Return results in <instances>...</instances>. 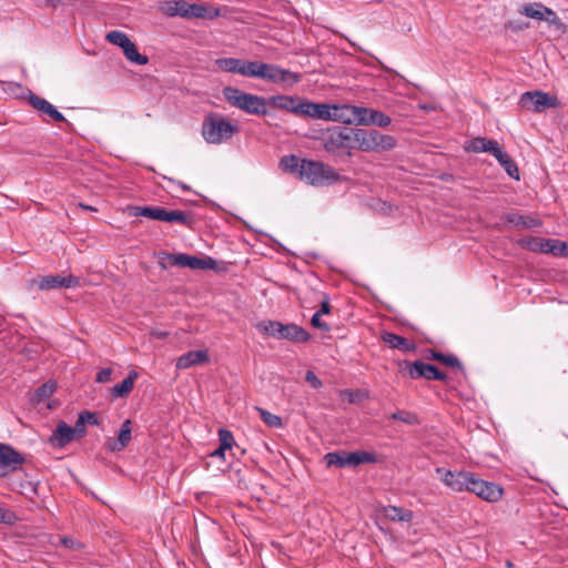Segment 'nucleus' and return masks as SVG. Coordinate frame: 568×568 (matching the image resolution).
<instances>
[{
	"label": "nucleus",
	"instance_id": "1",
	"mask_svg": "<svg viewBox=\"0 0 568 568\" xmlns=\"http://www.w3.org/2000/svg\"><path fill=\"white\" fill-rule=\"evenodd\" d=\"M352 133L353 142L363 152H386L397 145L394 136L383 134L375 129H354Z\"/></svg>",
	"mask_w": 568,
	"mask_h": 568
},
{
	"label": "nucleus",
	"instance_id": "2",
	"mask_svg": "<svg viewBox=\"0 0 568 568\" xmlns=\"http://www.w3.org/2000/svg\"><path fill=\"white\" fill-rule=\"evenodd\" d=\"M223 97L229 104L246 112L247 114H267V100L263 97L246 93L233 87H225L223 89Z\"/></svg>",
	"mask_w": 568,
	"mask_h": 568
},
{
	"label": "nucleus",
	"instance_id": "3",
	"mask_svg": "<svg viewBox=\"0 0 568 568\" xmlns=\"http://www.w3.org/2000/svg\"><path fill=\"white\" fill-rule=\"evenodd\" d=\"M239 131L235 124L217 113L207 114L202 122V136L210 144L229 141Z\"/></svg>",
	"mask_w": 568,
	"mask_h": 568
},
{
	"label": "nucleus",
	"instance_id": "4",
	"mask_svg": "<svg viewBox=\"0 0 568 568\" xmlns=\"http://www.w3.org/2000/svg\"><path fill=\"white\" fill-rule=\"evenodd\" d=\"M314 186L329 185L341 180L339 174L329 165L313 160H302L301 175Z\"/></svg>",
	"mask_w": 568,
	"mask_h": 568
},
{
	"label": "nucleus",
	"instance_id": "5",
	"mask_svg": "<svg viewBox=\"0 0 568 568\" xmlns=\"http://www.w3.org/2000/svg\"><path fill=\"white\" fill-rule=\"evenodd\" d=\"M257 328L260 332L274 338L287 339L291 342H307L311 337L303 327L294 323L283 324L277 321H266L258 323Z\"/></svg>",
	"mask_w": 568,
	"mask_h": 568
},
{
	"label": "nucleus",
	"instance_id": "6",
	"mask_svg": "<svg viewBox=\"0 0 568 568\" xmlns=\"http://www.w3.org/2000/svg\"><path fill=\"white\" fill-rule=\"evenodd\" d=\"M252 77L262 79L272 83H287L294 85L301 80V74L283 69L276 64L253 62Z\"/></svg>",
	"mask_w": 568,
	"mask_h": 568
},
{
	"label": "nucleus",
	"instance_id": "7",
	"mask_svg": "<svg viewBox=\"0 0 568 568\" xmlns=\"http://www.w3.org/2000/svg\"><path fill=\"white\" fill-rule=\"evenodd\" d=\"M519 104L525 110L539 113L546 109L558 106V99L542 91H527L521 94Z\"/></svg>",
	"mask_w": 568,
	"mask_h": 568
},
{
	"label": "nucleus",
	"instance_id": "8",
	"mask_svg": "<svg viewBox=\"0 0 568 568\" xmlns=\"http://www.w3.org/2000/svg\"><path fill=\"white\" fill-rule=\"evenodd\" d=\"M467 491L488 503H496L503 497V488L493 481H486L473 473Z\"/></svg>",
	"mask_w": 568,
	"mask_h": 568
},
{
	"label": "nucleus",
	"instance_id": "9",
	"mask_svg": "<svg viewBox=\"0 0 568 568\" xmlns=\"http://www.w3.org/2000/svg\"><path fill=\"white\" fill-rule=\"evenodd\" d=\"M353 134L346 129L335 128L328 130L324 135V149L332 154H341L352 149Z\"/></svg>",
	"mask_w": 568,
	"mask_h": 568
},
{
	"label": "nucleus",
	"instance_id": "10",
	"mask_svg": "<svg viewBox=\"0 0 568 568\" xmlns=\"http://www.w3.org/2000/svg\"><path fill=\"white\" fill-rule=\"evenodd\" d=\"M440 480L453 491H467L473 473L467 470L452 471L442 467L436 468Z\"/></svg>",
	"mask_w": 568,
	"mask_h": 568
},
{
	"label": "nucleus",
	"instance_id": "11",
	"mask_svg": "<svg viewBox=\"0 0 568 568\" xmlns=\"http://www.w3.org/2000/svg\"><path fill=\"white\" fill-rule=\"evenodd\" d=\"M408 375L413 379L426 378L429 381H446L447 376L445 373L438 371V368L432 364H426L422 361L414 363L404 362Z\"/></svg>",
	"mask_w": 568,
	"mask_h": 568
},
{
	"label": "nucleus",
	"instance_id": "12",
	"mask_svg": "<svg viewBox=\"0 0 568 568\" xmlns=\"http://www.w3.org/2000/svg\"><path fill=\"white\" fill-rule=\"evenodd\" d=\"M34 284L38 286L41 291H49L54 290L59 287H77L80 284V281L77 276L68 275V276H61V275H47V276H39L34 278Z\"/></svg>",
	"mask_w": 568,
	"mask_h": 568
},
{
	"label": "nucleus",
	"instance_id": "13",
	"mask_svg": "<svg viewBox=\"0 0 568 568\" xmlns=\"http://www.w3.org/2000/svg\"><path fill=\"white\" fill-rule=\"evenodd\" d=\"M24 462L23 456L11 446L0 444V476L17 470Z\"/></svg>",
	"mask_w": 568,
	"mask_h": 568
},
{
	"label": "nucleus",
	"instance_id": "14",
	"mask_svg": "<svg viewBox=\"0 0 568 568\" xmlns=\"http://www.w3.org/2000/svg\"><path fill=\"white\" fill-rule=\"evenodd\" d=\"M168 261L171 265L181 267H189L192 270H207L213 268L215 261L212 257L199 258L187 254H169Z\"/></svg>",
	"mask_w": 568,
	"mask_h": 568
},
{
	"label": "nucleus",
	"instance_id": "15",
	"mask_svg": "<svg viewBox=\"0 0 568 568\" xmlns=\"http://www.w3.org/2000/svg\"><path fill=\"white\" fill-rule=\"evenodd\" d=\"M305 99L293 95H273L267 99V104L273 108L285 110L295 115L302 116V110L304 109Z\"/></svg>",
	"mask_w": 568,
	"mask_h": 568
},
{
	"label": "nucleus",
	"instance_id": "16",
	"mask_svg": "<svg viewBox=\"0 0 568 568\" xmlns=\"http://www.w3.org/2000/svg\"><path fill=\"white\" fill-rule=\"evenodd\" d=\"M253 62L254 61L236 58H222L216 60V64L220 69L231 73H239L247 78L252 77V69L254 67Z\"/></svg>",
	"mask_w": 568,
	"mask_h": 568
},
{
	"label": "nucleus",
	"instance_id": "17",
	"mask_svg": "<svg viewBox=\"0 0 568 568\" xmlns=\"http://www.w3.org/2000/svg\"><path fill=\"white\" fill-rule=\"evenodd\" d=\"M335 104L329 105L326 103H315L305 100L304 109L302 110V116H308L312 119H320L326 121H334Z\"/></svg>",
	"mask_w": 568,
	"mask_h": 568
},
{
	"label": "nucleus",
	"instance_id": "18",
	"mask_svg": "<svg viewBox=\"0 0 568 568\" xmlns=\"http://www.w3.org/2000/svg\"><path fill=\"white\" fill-rule=\"evenodd\" d=\"M75 438L74 429H72V427L69 426L65 422L60 420L55 430L50 436L49 443L52 447L63 448Z\"/></svg>",
	"mask_w": 568,
	"mask_h": 568
},
{
	"label": "nucleus",
	"instance_id": "19",
	"mask_svg": "<svg viewBox=\"0 0 568 568\" xmlns=\"http://www.w3.org/2000/svg\"><path fill=\"white\" fill-rule=\"evenodd\" d=\"M131 433H132V423L130 419H126L121 425L118 438H108L105 440L106 449L110 452L123 450L131 442Z\"/></svg>",
	"mask_w": 568,
	"mask_h": 568
},
{
	"label": "nucleus",
	"instance_id": "20",
	"mask_svg": "<svg viewBox=\"0 0 568 568\" xmlns=\"http://www.w3.org/2000/svg\"><path fill=\"white\" fill-rule=\"evenodd\" d=\"M210 356L207 351H190L181 355L176 361L178 369H187L196 365H203L209 363Z\"/></svg>",
	"mask_w": 568,
	"mask_h": 568
},
{
	"label": "nucleus",
	"instance_id": "21",
	"mask_svg": "<svg viewBox=\"0 0 568 568\" xmlns=\"http://www.w3.org/2000/svg\"><path fill=\"white\" fill-rule=\"evenodd\" d=\"M29 102L37 111L42 113L43 115L50 116L55 122H64V115L58 111L49 101L38 95L31 94L29 97Z\"/></svg>",
	"mask_w": 568,
	"mask_h": 568
},
{
	"label": "nucleus",
	"instance_id": "22",
	"mask_svg": "<svg viewBox=\"0 0 568 568\" xmlns=\"http://www.w3.org/2000/svg\"><path fill=\"white\" fill-rule=\"evenodd\" d=\"M186 3L185 0H171L159 3L158 11L166 17H181L186 16Z\"/></svg>",
	"mask_w": 568,
	"mask_h": 568
},
{
	"label": "nucleus",
	"instance_id": "23",
	"mask_svg": "<svg viewBox=\"0 0 568 568\" xmlns=\"http://www.w3.org/2000/svg\"><path fill=\"white\" fill-rule=\"evenodd\" d=\"M499 148L500 145L497 141L479 136L470 140L466 150L475 153L489 152L495 155Z\"/></svg>",
	"mask_w": 568,
	"mask_h": 568
},
{
	"label": "nucleus",
	"instance_id": "24",
	"mask_svg": "<svg viewBox=\"0 0 568 568\" xmlns=\"http://www.w3.org/2000/svg\"><path fill=\"white\" fill-rule=\"evenodd\" d=\"M382 338L390 348L403 352H413L415 349V344L413 342L394 333H384Z\"/></svg>",
	"mask_w": 568,
	"mask_h": 568
},
{
	"label": "nucleus",
	"instance_id": "25",
	"mask_svg": "<svg viewBox=\"0 0 568 568\" xmlns=\"http://www.w3.org/2000/svg\"><path fill=\"white\" fill-rule=\"evenodd\" d=\"M505 219L509 224L520 229H534L541 225V222L538 219L517 213H508Z\"/></svg>",
	"mask_w": 568,
	"mask_h": 568
},
{
	"label": "nucleus",
	"instance_id": "26",
	"mask_svg": "<svg viewBox=\"0 0 568 568\" xmlns=\"http://www.w3.org/2000/svg\"><path fill=\"white\" fill-rule=\"evenodd\" d=\"M494 156L510 178L519 180V169L507 152L499 148Z\"/></svg>",
	"mask_w": 568,
	"mask_h": 568
},
{
	"label": "nucleus",
	"instance_id": "27",
	"mask_svg": "<svg viewBox=\"0 0 568 568\" xmlns=\"http://www.w3.org/2000/svg\"><path fill=\"white\" fill-rule=\"evenodd\" d=\"M334 121L342 122L344 124H355L356 105L351 104H335Z\"/></svg>",
	"mask_w": 568,
	"mask_h": 568
},
{
	"label": "nucleus",
	"instance_id": "28",
	"mask_svg": "<svg viewBox=\"0 0 568 568\" xmlns=\"http://www.w3.org/2000/svg\"><path fill=\"white\" fill-rule=\"evenodd\" d=\"M132 215L164 222L165 209L161 206H134Z\"/></svg>",
	"mask_w": 568,
	"mask_h": 568
},
{
	"label": "nucleus",
	"instance_id": "29",
	"mask_svg": "<svg viewBox=\"0 0 568 568\" xmlns=\"http://www.w3.org/2000/svg\"><path fill=\"white\" fill-rule=\"evenodd\" d=\"M136 372H131L122 382L111 388V394L114 398L125 397L134 386L136 379Z\"/></svg>",
	"mask_w": 568,
	"mask_h": 568
},
{
	"label": "nucleus",
	"instance_id": "30",
	"mask_svg": "<svg viewBox=\"0 0 568 568\" xmlns=\"http://www.w3.org/2000/svg\"><path fill=\"white\" fill-rule=\"evenodd\" d=\"M521 247L531 252L548 253L550 248L548 239L540 237H525L519 241Z\"/></svg>",
	"mask_w": 568,
	"mask_h": 568
},
{
	"label": "nucleus",
	"instance_id": "31",
	"mask_svg": "<svg viewBox=\"0 0 568 568\" xmlns=\"http://www.w3.org/2000/svg\"><path fill=\"white\" fill-rule=\"evenodd\" d=\"M164 222L179 223V224L185 225L187 227H192L194 220L190 213L179 211V210H173V211L165 210Z\"/></svg>",
	"mask_w": 568,
	"mask_h": 568
},
{
	"label": "nucleus",
	"instance_id": "32",
	"mask_svg": "<svg viewBox=\"0 0 568 568\" xmlns=\"http://www.w3.org/2000/svg\"><path fill=\"white\" fill-rule=\"evenodd\" d=\"M346 466L355 467L361 464L374 463L376 457L374 454L368 452H352L346 453Z\"/></svg>",
	"mask_w": 568,
	"mask_h": 568
},
{
	"label": "nucleus",
	"instance_id": "33",
	"mask_svg": "<svg viewBox=\"0 0 568 568\" xmlns=\"http://www.w3.org/2000/svg\"><path fill=\"white\" fill-rule=\"evenodd\" d=\"M386 518L393 521H410L413 519V513L410 510L403 509L396 506H387L384 509Z\"/></svg>",
	"mask_w": 568,
	"mask_h": 568
},
{
	"label": "nucleus",
	"instance_id": "34",
	"mask_svg": "<svg viewBox=\"0 0 568 568\" xmlns=\"http://www.w3.org/2000/svg\"><path fill=\"white\" fill-rule=\"evenodd\" d=\"M280 169L287 173H294L301 175L302 160L296 155H285L280 160Z\"/></svg>",
	"mask_w": 568,
	"mask_h": 568
},
{
	"label": "nucleus",
	"instance_id": "35",
	"mask_svg": "<svg viewBox=\"0 0 568 568\" xmlns=\"http://www.w3.org/2000/svg\"><path fill=\"white\" fill-rule=\"evenodd\" d=\"M220 14L219 10L216 9L213 14H207V9L203 4L199 3H186V16L185 19L191 18H215Z\"/></svg>",
	"mask_w": 568,
	"mask_h": 568
},
{
	"label": "nucleus",
	"instance_id": "36",
	"mask_svg": "<svg viewBox=\"0 0 568 568\" xmlns=\"http://www.w3.org/2000/svg\"><path fill=\"white\" fill-rule=\"evenodd\" d=\"M544 10H546L545 4H542L541 2H532V3L524 4L520 10V13L528 18H531V19H535L538 21H542L544 13H545Z\"/></svg>",
	"mask_w": 568,
	"mask_h": 568
},
{
	"label": "nucleus",
	"instance_id": "37",
	"mask_svg": "<svg viewBox=\"0 0 568 568\" xmlns=\"http://www.w3.org/2000/svg\"><path fill=\"white\" fill-rule=\"evenodd\" d=\"M55 390V384L53 382H47L39 386L31 396L33 404H40L49 398Z\"/></svg>",
	"mask_w": 568,
	"mask_h": 568
},
{
	"label": "nucleus",
	"instance_id": "38",
	"mask_svg": "<svg viewBox=\"0 0 568 568\" xmlns=\"http://www.w3.org/2000/svg\"><path fill=\"white\" fill-rule=\"evenodd\" d=\"M122 50L123 54L129 61L139 65H144L148 63V57L139 53L136 45L131 40Z\"/></svg>",
	"mask_w": 568,
	"mask_h": 568
},
{
	"label": "nucleus",
	"instance_id": "39",
	"mask_svg": "<svg viewBox=\"0 0 568 568\" xmlns=\"http://www.w3.org/2000/svg\"><path fill=\"white\" fill-rule=\"evenodd\" d=\"M429 357L434 361L440 362L442 364H444L446 366L463 368L462 363L455 355H447V354H443L437 351H430Z\"/></svg>",
	"mask_w": 568,
	"mask_h": 568
},
{
	"label": "nucleus",
	"instance_id": "40",
	"mask_svg": "<svg viewBox=\"0 0 568 568\" xmlns=\"http://www.w3.org/2000/svg\"><path fill=\"white\" fill-rule=\"evenodd\" d=\"M390 123H392V119L389 115L385 114L382 111L372 109L371 115H369V121H368V126L376 125L379 128H386Z\"/></svg>",
	"mask_w": 568,
	"mask_h": 568
},
{
	"label": "nucleus",
	"instance_id": "41",
	"mask_svg": "<svg viewBox=\"0 0 568 568\" xmlns=\"http://www.w3.org/2000/svg\"><path fill=\"white\" fill-rule=\"evenodd\" d=\"M105 39L111 44L120 47L121 49H123L130 42L129 37L124 32L118 30L108 32Z\"/></svg>",
	"mask_w": 568,
	"mask_h": 568
},
{
	"label": "nucleus",
	"instance_id": "42",
	"mask_svg": "<svg viewBox=\"0 0 568 568\" xmlns=\"http://www.w3.org/2000/svg\"><path fill=\"white\" fill-rule=\"evenodd\" d=\"M346 452H334V453H327L324 456V459L326 462V465L328 467L335 466V467H346V458H345Z\"/></svg>",
	"mask_w": 568,
	"mask_h": 568
},
{
	"label": "nucleus",
	"instance_id": "43",
	"mask_svg": "<svg viewBox=\"0 0 568 568\" xmlns=\"http://www.w3.org/2000/svg\"><path fill=\"white\" fill-rule=\"evenodd\" d=\"M390 418L394 420H400L407 425H416L419 423L416 414L406 410H397L390 415Z\"/></svg>",
	"mask_w": 568,
	"mask_h": 568
},
{
	"label": "nucleus",
	"instance_id": "44",
	"mask_svg": "<svg viewBox=\"0 0 568 568\" xmlns=\"http://www.w3.org/2000/svg\"><path fill=\"white\" fill-rule=\"evenodd\" d=\"M371 111V108L356 105L355 119H353L355 125L368 126Z\"/></svg>",
	"mask_w": 568,
	"mask_h": 568
},
{
	"label": "nucleus",
	"instance_id": "45",
	"mask_svg": "<svg viewBox=\"0 0 568 568\" xmlns=\"http://www.w3.org/2000/svg\"><path fill=\"white\" fill-rule=\"evenodd\" d=\"M551 248L548 253L554 254L555 256H567L568 255V245L566 242L559 240H549V246Z\"/></svg>",
	"mask_w": 568,
	"mask_h": 568
},
{
	"label": "nucleus",
	"instance_id": "46",
	"mask_svg": "<svg viewBox=\"0 0 568 568\" xmlns=\"http://www.w3.org/2000/svg\"><path fill=\"white\" fill-rule=\"evenodd\" d=\"M258 413H260V416L262 418V420L267 425V426H271V427H280L282 426V419L277 416V415H274L265 409H262V408H257Z\"/></svg>",
	"mask_w": 568,
	"mask_h": 568
},
{
	"label": "nucleus",
	"instance_id": "47",
	"mask_svg": "<svg viewBox=\"0 0 568 568\" xmlns=\"http://www.w3.org/2000/svg\"><path fill=\"white\" fill-rule=\"evenodd\" d=\"M219 442L222 449H231L235 443L233 434L225 428L219 429Z\"/></svg>",
	"mask_w": 568,
	"mask_h": 568
},
{
	"label": "nucleus",
	"instance_id": "48",
	"mask_svg": "<svg viewBox=\"0 0 568 568\" xmlns=\"http://www.w3.org/2000/svg\"><path fill=\"white\" fill-rule=\"evenodd\" d=\"M84 415H83V412L79 414V417H78V420L74 425V427H72V429H74V435L77 438H81L85 435L87 433V429H85V419H84Z\"/></svg>",
	"mask_w": 568,
	"mask_h": 568
},
{
	"label": "nucleus",
	"instance_id": "49",
	"mask_svg": "<svg viewBox=\"0 0 568 568\" xmlns=\"http://www.w3.org/2000/svg\"><path fill=\"white\" fill-rule=\"evenodd\" d=\"M321 316L322 315L315 313L312 316L311 324L313 325V327H315L317 329H321V331H324V332H328L329 331V325L327 323L323 322L321 320Z\"/></svg>",
	"mask_w": 568,
	"mask_h": 568
},
{
	"label": "nucleus",
	"instance_id": "50",
	"mask_svg": "<svg viewBox=\"0 0 568 568\" xmlns=\"http://www.w3.org/2000/svg\"><path fill=\"white\" fill-rule=\"evenodd\" d=\"M305 379L307 383L311 384L313 388H320L323 385L322 381L316 376V374L313 371L306 372Z\"/></svg>",
	"mask_w": 568,
	"mask_h": 568
},
{
	"label": "nucleus",
	"instance_id": "51",
	"mask_svg": "<svg viewBox=\"0 0 568 568\" xmlns=\"http://www.w3.org/2000/svg\"><path fill=\"white\" fill-rule=\"evenodd\" d=\"M549 26L554 27L555 30L559 33V34H565L567 32V26L561 21V19L559 17L555 18L550 23H548Z\"/></svg>",
	"mask_w": 568,
	"mask_h": 568
},
{
	"label": "nucleus",
	"instance_id": "52",
	"mask_svg": "<svg viewBox=\"0 0 568 568\" xmlns=\"http://www.w3.org/2000/svg\"><path fill=\"white\" fill-rule=\"evenodd\" d=\"M112 369L111 368H103L97 374L95 381L98 383H106L111 379Z\"/></svg>",
	"mask_w": 568,
	"mask_h": 568
},
{
	"label": "nucleus",
	"instance_id": "53",
	"mask_svg": "<svg viewBox=\"0 0 568 568\" xmlns=\"http://www.w3.org/2000/svg\"><path fill=\"white\" fill-rule=\"evenodd\" d=\"M317 314L320 315H326V314H329L331 313V305H329V302H328V298L325 297L322 302H321V308L320 311L316 312Z\"/></svg>",
	"mask_w": 568,
	"mask_h": 568
},
{
	"label": "nucleus",
	"instance_id": "54",
	"mask_svg": "<svg viewBox=\"0 0 568 568\" xmlns=\"http://www.w3.org/2000/svg\"><path fill=\"white\" fill-rule=\"evenodd\" d=\"M83 415H84V419H85V423L87 424H91V425H98L99 424V419L97 417V415L94 413H91V412H83Z\"/></svg>",
	"mask_w": 568,
	"mask_h": 568
},
{
	"label": "nucleus",
	"instance_id": "55",
	"mask_svg": "<svg viewBox=\"0 0 568 568\" xmlns=\"http://www.w3.org/2000/svg\"><path fill=\"white\" fill-rule=\"evenodd\" d=\"M544 11H545V13H544V20L542 21H546L548 23H550L555 18L558 17L557 13L552 9H550L548 7H546V10H544Z\"/></svg>",
	"mask_w": 568,
	"mask_h": 568
},
{
	"label": "nucleus",
	"instance_id": "56",
	"mask_svg": "<svg viewBox=\"0 0 568 568\" xmlns=\"http://www.w3.org/2000/svg\"><path fill=\"white\" fill-rule=\"evenodd\" d=\"M62 544L65 546V547H70V548H74L75 547V541L70 538V537H63L61 539Z\"/></svg>",
	"mask_w": 568,
	"mask_h": 568
},
{
	"label": "nucleus",
	"instance_id": "57",
	"mask_svg": "<svg viewBox=\"0 0 568 568\" xmlns=\"http://www.w3.org/2000/svg\"><path fill=\"white\" fill-rule=\"evenodd\" d=\"M0 523H9V514L3 508H0Z\"/></svg>",
	"mask_w": 568,
	"mask_h": 568
},
{
	"label": "nucleus",
	"instance_id": "58",
	"mask_svg": "<svg viewBox=\"0 0 568 568\" xmlns=\"http://www.w3.org/2000/svg\"><path fill=\"white\" fill-rule=\"evenodd\" d=\"M226 449H222V446H219V448L212 453L213 457H224V453Z\"/></svg>",
	"mask_w": 568,
	"mask_h": 568
},
{
	"label": "nucleus",
	"instance_id": "59",
	"mask_svg": "<svg viewBox=\"0 0 568 568\" xmlns=\"http://www.w3.org/2000/svg\"><path fill=\"white\" fill-rule=\"evenodd\" d=\"M345 393L349 395V402H351V403H354V402H355V398H354V394H353V392L346 390Z\"/></svg>",
	"mask_w": 568,
	"mask_h": 568
},
{
	"label": "nucleus",
	"instance_id": "60",
	"mask_svg": "<svg viewBox=\"0 0 568 568\" xmlns=\"http://www.w3.org/2000/svg\"><path fill=\"white\" fill-rule=\"evenodd\" d=\"M178 185H179L181 189H183V190H187V189H189V187H187L185 184H183L182 182H178Z\"/></svg>",
	"mask_w": 568,
	"mask_h": 568
},
{
	"label": "nucleus",
	"instance_id": "61",
	"mask_svg": "<svg viewBox=\"0 0 568 568\" xmlns=\"http://www.w3.org/2000/svg\"><path fill=\"white\" fill-rule=\"evenodd\" d=\"M82 207H84V209H87V210H94V209H93V207H91V206H84V205H82Z\"/></svg>",
	"mask_w": 568,
	"mask_h": 568
}]
</instances>
